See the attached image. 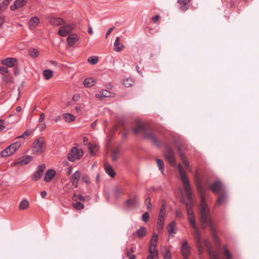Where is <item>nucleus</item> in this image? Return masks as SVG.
Returning a JSON list of instances; mask_svg holds the SVG:
<instances>
[{"label": "nucleus", "mask_w": 259, "mask_h": 259, "mask_svg": "<svg viewBox=\"0 0 259 259\" xmlns=\"http://www.w3.org/2000/svg\"><path fill=\"white\" fill-rule=\"evenodd\" d=\"M119 152V150L118 149H115L112 151L111 157H112V160L113 161H115L118 159Z\"/></svg>", "instance_id": "obj_36"}, {"label": "nucleus", "mask_w": 259, "mask_h": 259, "mask_svg": "<svg viewBox=\"0 0 259 259\" xmlns=\"http://www.w3.org/2000/svg\"><path fill=\"white\" fill-rule=\"evenodd\" d=\"M164 259H171V253L169 249H167L165 253L163 254Z\"/></svg>", "instance_id": "obj_48"}, {"label": "nucleus", "mask_w": 259, "mask_h": 259, "mask_svg": "<svg viewBox=\"0 0 259 259\" xmlns=\"http://www.w3.org/2000/svg\"><path fill=\"white\" fill-rule=\"evenodd\" d=\"M27 3V0H16L13 5H11L10 8L12 11L20 9L24 6Z\"/></svg>", "instance_id": "obj_16"}, {"label": "nucleus", "mask_w": 259, "mask_h": 259, "mask_svg": "<svg viewBox=\"0 0 259 259\" xmlns=\"http://www.w3.org/2000/svg\"><path fill=\"white\" fill-rule=\"evenodd\" d=\"M164 156L171 166H175L176 157L175 153L171 148L167 147L164 152Z\"/></svg>", "instance_id": "obj_6"}, {"label": "nucleus", "mask_w": 259, "mask_h": 259, "mask_svg": "<svg viewBox=\"0 0 259 259\" xmlns=\"http://www.w3.org/2000/svg\"><path fill=\"white\" fill-rule=\"evenodd\" d=\"M97 120H95V121H94L92 124H91V127L92 128L95 129L97 126Z\"/></svg>", "instance_id": "obj_61"}, {"label": "nucleus", "mask_w": 259, "mask_h": 259, "mask_svg": "<svg viewBox=\"0 0 259 259\" xmlns=\"http://www.w3.org/2000/svg\"><path fill=\"white\" fill-rule=\"evenodd\" d=\"M21 144L19 142H15L5 148L1 153V156L6 157L14 154L20 147Z\"/></svg>", "instance_id": "obj_4"}, {"label": "nucleus", "mask_w": 259, "mask_h": 259, "mask_svg": "<svg viewBox=\"0 0 259 259\" xmlns=\"http://www.w3.org/2000/svg\"><path fill=\"white\" fill-rule=\"evenodd\" d=\"M156 162H157V166L159 168V169L161 171V172L162 174H163V171H164V162H163V161L160 159H157Z\"/></svg>", "instance_id": "obj_39"}, {"label": "nucleus", "mask_w": 259, "mask_h": 259, "mask_svg": "<svg viewBox=\"0 0 259 259\" xmlns=\"http://www.w3.org/2000/svg\"><path fill=\"white\" fill-rule=\"evenodd\" d=\"M164 220H161V219H158V221H157V225H158L157 231L159 232H160L162 231V230L163 229V227L164 226Z\"/></svg>", "instance_id": "obj_41"}, {"label": "nucleus", "mask_w": 259, "mask_h": 259, "mask_svg": "<svg viewBox=\"0 0 259 259\" xmlns=\"http://www.w3.org/2000/svg\"><path fill=\"white\" fill-rule=\"evenodd\" d=\"M197 190L201 195V202L199 208V214L201 228L205 229L207 226L210 227V231L213 239L216 244H220V240L217 235L215 225L210 216V209L206 202L204 190L199 182H197Z\"/></svg>", "instance_id": "obj_1"}, {"label": "nucleus", "mask_w": 259, "mask_h": 259, "mask_svg": "<svg viewBox=\"0 0 259 259\" xmlns=\"http://www.w3.org/2000/svg\"><path fill=\"white\" fill-rule=\"evenodd\" d=\"M175 226V224L174 222H171L168 225L167 229H168V231L169 233H175V232L174 230Z\"/></svg>", "instance_id": "obj_44"}, {"label": "nucleus", "mask_w": 259, "mask_h": 259, "mask_svg": "<svg viewBox=\"0 0 259 259\" xmlns=\"http://www.w3.org/2000/svg\"><path fill=\"white\" fill-rule=\"evenodd\" d=\"M104 168L106 172L108 175L112 178H114L116 175V172L112 167V166L108 163H105Z\"/></svg>", "instance_id": "obj_22"}, {"label": "nucleus", "mask_w": 259, "mask_h": 259, "mask_svg": "<svg viewBox=\"0 0 259 259\" xmlns=\"http://www.w3.org/2000/svg\"><path fill=\"white\" fill-rule=\"evenodd\" d=\"M135 201L134 200H131V199H130V200H127L126 203L128 204L131 205V204H134L135 203Z\"/></svg>", "instance_id": "obj_63"}, {"label": "nucleus", "mask_w": 259, "mask_h": 259, "mask_svg": "<svg viewBox=\"0 0 259 259\" xmlns=\"http://www.w3.org/2000/svg\"><path fill=\"white\" fill-rule=\"evenodd\" d=\"M176 147L178 150V152L180 154V157L184 166L186 167V168H189L190 167L189 162L187 159L186 157L185 156L184 154L181 152V147L178 145H176Z\"/></svg>", "instance_id": "obj_15"}, {"label": "nucleus", "mask_w": 259, "mask_h": 259, "mask_svg": "<svg viewBox=\"0 0 259 259\" xmlns=\"http://www.w3.org/2000/svg\"><path fill=\"white\" fill-rule=\"evenodd\" d=\"M88 61L91 64H96L98 61V57L96 56L91 57L88 58Z\"/></svg>", "instance_id": "obj_43"}, {"label": "nucleus", "mask_w": 259, "mask_h": 259, "mask_svg": "<svg viewBox=\"0 0 259 259\" xmlns=\"http://www.w3.org/2000/svg\"><path fill=\"white\" fill-rule=\"evenodd\" d=\"M95 81L92 78H86L83 81L84 85L87 88L91 87L95 84Z\"/></svg>", "instance_id": "obj_31"}, {"label": "nucleus", "mask_w": 259, "mask_h": 259, "mask_svg": "<svg viewBox=\"0 0 259 259\" xmlns=\"http://www.w3.org/2000/svg\"><path fill=\"white\" fill-rule=\"evenodd\" d=\"M194 230V235L196 240V243H201V233L199 230V228H196L193 229Z\"/></svg>", "instance_id": "obj_25"}, {"label": "nucleus", "mask_w": 259, "mask_h": 259, "mask_svg": "<svg viewBox=\"0 0 259 259\" xmlns=\"http://www.w3.org/2000/svg\"><path fill=\"white\" fill-rule=\"evenodd\" d=\"M10 4L9 0H5L3 3H2L0 5V7L3 8V10L5 9L7 6Z\"/></svg>", "instance_id": "obj_51"}, {"label": "nucleus", "mask_w": 259, "mask_h": 259, "mask_svg": "<svg viewBox=\"0 0 259 259\" xmlns=\"http://www.w3.org/2000/svg\"><path fill=\"white\" fill-rule=\"evenodd\" d=\"M5 121L4 120L0 119V131H2L5 128Z\"/></svg>", "instance_id": "obj_53"}, {"label": "nucleus", "mask_w": 259, "mask_h": 259, "mask_svg": "<svg viewBox=\"0 0 259 259\" xmlns=\"http://www.w3.org/2000/svg\"><path fill=\"white\" fill-rule=\"evenodd\" d=\"M210 189L214 193L218 194L223 190V187L221 182L217 180L211 184Z\"/></svg>", "instance_id": "obj_14"}, {"label": "nucleus", "mask_w": 259, "mask_h": 259, "mask_svg": "<svg viewBox=\"0 0 259 259\" xmlns=\"http://www.w3.org/2000/svg\"><path fill=\"white\" fill-rule=\"evenodd\" d=\"M82 155L83 151L81 149L73 147L68 155V159L70 161H74L76 159H79Z\"/></svg>", "instance_id": "obj_7"}, {"label": "nucleus", "mask_w": 259, "mask_h": 259, "mask_svg": "<svg viewBox=\"0 0 259 259\" xmlns=\"http://www.w3.org/2000/svg\"><path fill=\"white\" fill-rule=\"evenodd\" d=\"M158 235L155 233L153 234L152 239L151 240L150 246H156L157 244Z\"/></svg>", "instance_id": "obj_34"}, {"label": "nucleus", "mask_w": 259, "mask_h": 259, "mask_svg": "<svg viewBox=\"0 0 259 259\" xmlns=\"http://www.w3.org/2000/svg\"><path fill=\"white\" fill-rule=\"evenodd\" d=\"M45 145V141L42 138H38L35 140L33 143V153L36 155L42 153L44 151Z\"/></svg>", "instance_id": "obj_5"}, {"label": "nucleus", "mask_w": 259, "mask_h": 259, "mask_svg": "<svg viewBox=\"0 0 259 259\" xmlns=\"http://www.w3.org/2000/svg\"><path fill=\"white\" fill-rule=\"evenodd\" d=\"M88 32L89 34H90L91 35H92L93 34V29L92 28L91 26H89V30H88Z\"/></svg>", "instance_id": "obj_64"}, {"label": "nucleus", "mask_w": 259, "mask_h": 259, "mask_svg": "<svg viewBox=\"0 0 259 259\" xmlns=\"http://www.w3.org/2000/svg\"><path fill=\"white\" fill-rule=\"evenodd\" d=\"M32 133V132H31L29 130L26 131L22 135H21L20 136H18L17 138H25L26 137H28L30 136Z\"/></svg>", "instance_id": "obj_45"}, {"label": "nucleus", "mask_w": 259, "mask_h": 259, "mask_svg": "<svg viewBox=\"0 0 259 259\" xmlns=\"http://www.w3.org/2000/svg\"><path fill=\"white\" fill-rule=\"evenodd\" d=\"M165 212H159L158 215V218L161 220H165Z\"/></svg>", "instance_id": "obj_55"}, {"label": "nucleus", "mask_w": 259, "mask_h": 259, "mask_svg": "<svg viewBox=\"0 0 259 259\" xmlns=\"http://www.w3.org/2000/svg\"><path fill=\"white\" fill-rule=\"evenodd\" d=\"M82 181L88 184L90 183V178L87 175H84L82 177Z\"/></svg>", "instance_id": "obj_47"}, {"label": "nucleus", "mask_w": 259, "mask_h": 259, "mask_svg": "<svg viewBox=\"0 0 259 259\" xmlns=\"http://www.w3.org/2000/svg\"><path fill=\"white\" fill-rule=\"evenodd\" d=\"M47 193L45 191H41L40 192V195L42 198H45L47 196Z\"/></svg>", "instance_id": "obj_62"}, {"label": "nucleus", "mask_w": 259, "mask_h": 259, "mask_svg": "<svg viewBox=\"0 0 259 259\" xmlns=\"http://www.w3.org/2000/svg\"><path fill=\"white\" fill-rule=\"evenodd\" d=\"M113 29H114V27H111L108 30V31L106 32V37L108 36V35H109L111 33V32L113 30Z\"/></svg>", "instance_id": "obj_60"}, {"label": "nucleus", "mask_w": 259, "mask_h": 259, "mask_svg": "<svg viewBox=\"0 0 259 259\" xmlns=\"http://www.w3.org/2000/svg\"><path fill=\"white\" fill-rule=\"evenodd\" d=\"M120 40L119 37H117L114 43V50L117 52L121 51L124 48V46L120 43Z\"/></svg>", "instance_id": "obj_23"}, {"label": "nucleus", "mask_w": 259, "mask_h": 259, "mask_svg": "<svg viewBox=\"0 0 259 259\" xmlns=\"http://www.w3.org/2000/svg\"><path fill=\"white\" fill-rule=\"evenodd\" d=\"M156 246H149V255L152 257H158V251L156 249Z\"/></svg>", "instance_id": "obj_26"}, {"label": "nucleus", "mask_w": 259, "mask_h": 259, "mask_svg": "<svg viewBox=\"0 0 259 259\" xmlns=\"http://www.w3.org/2000/svg\"><path fill=\"white\" fill-rule=\"evenodd\" d=\"M45 114L44 113H41L40 114L39 119H38L39 122H41L45 119Z\"/></svg>", "instance_id": "obj_57"}, {"label": "nucleus", "mask_w": 259, "mask_h": 259, "mask_svg": "<svg viewBox=\"0 0 259 259\" xmlns=\"http://www.w3.org/2000/svg\"><path fill=\"white\" fill-rule=\"evenodd\" d=\"M134 83V80L131 78H126L124 79L122 81V84L126 88H129L132 87Z\"/></svg>", "instance_id": "obj_28"}, {"label": "nucleus", "mask_w": 259, "mask_h": 259, "mask_svg": "<svg viewBox=\"0 0 259 259\" xmlns=\"http://www.w3.org/2000/svg\"><path fill=\"white\" fill-rule=\"evenodd\" d=\"M32 160V157L29 155H26L21 157L13 162V166L24 165L29 163Z\"/></svg>", "instance_id": "obj_9"}, {"label": "nucleus", "mask_w": 259, "mask_h": 259, "mask_svg": "<svg viewBox=\"0 0 259 259\" xmlns=\"http://www.w3.org/2000/svg\"><path fill=\"white\" fill-rule=\"evenodd\" d=\"M178 169L186 192V195L189 200L190 201V202H187L186 203L187 214L188 217H191V215H194L193 210L191 209V206L192 205L191 188L190 185L189 181L187 178V174L185 172L183 167L181 164H179L178 165Z\"/></svg>", "instance_id": "obj_2"}, {"label": "nucleus", "mask_w": 259, "mask_h": 259, "mask_svg": "<svg viewBox=\"0 0 259 259\" xmlns=\"http://www.w3.org/2000/svg\"><path fill=\"white\" fill-rule=\"evenodd\" d=\"M223 248L224 250V254L226 259H233L232 255L227 248V246H224Z\"/></svg>", "instance_id": "obj_35"}, {"label": "nucleus", "mask_w": 259, "mask_h": 259, "mask_svg": "<svg viewBox=\"0 0 259 259\" xmlns=\"http://www.w3.org/2000/svg\"><path fill=\"white\" fill-rule=\"evenodd\" d=\"M226 194L224 193L218 197L217 201L215 203V206L220 205L223 204L226 201Z\"/></svg>", "instance_id": "obj_30"}, {"label": "nucleus", "mask_w": 259, "mask_h": 259, "mask_svg": "<svg viewBox=\"0 0 259 259\" xmlns=\"http://www.w3.org/2000/svg\"><path fill=\"white\" fill-rule=\"evenodd\" d=\"M197 248L200 253H202L203 252L204 248L202 242L201 243H197Z\"/></svg>", "instance_id": "obj_50"}, {"label": "nucleus", "mask_w": 259, "mask_h": 259, "mask_svg": "<svg viewBox=\"0 0 259 259\" xmlns=\"http://www.w3.org/2000/svg\"><path fill=\"white\" fill-rule=\"evenodd\" d=\"M137 235L140 238H142L146 235V229L144 227H141L137 231Z\"/></svg>", "instance_id": "obj_33"}, {"label": "nucleus", "mask_w": 259, "mask_h": 259, "mask_svg": "<svg viewBox=\"0 0 259 259\" xmlns=\"http://www.w3.org/2000/svg\"><path fill=\"white\" fill-rule=\"evenodd\" d=\"M114 96V94L106 90H101L99 94L95 95V97L100 100L105 98H112Z\"/></svg>", "instance_id": "obj_13"}, {"label": "nucleus", "mask_w": 259, "mask_h": 259, "mask_svg": "<svg viewBox=\"0 0 259 259\" xmlns=\"http://www.w3.org/2000/svg\"><path fill=\"white\" fill-rule=\"evenodd\" d=\"M72 206L77 210H80L84 208V205L80 202L72 203Z\"/></svg>", "instance_id": "obj_40"}, {"label": "nucleus", "mask_w": 259, "mask_h": 259, "mask_svg": "<svg viewBox=\"0 0 259 259\" xmlns=\"http://www.w3.org/2000/svg\"><path fill=\"white\" fill-rule=\"evenodd\" d=\"M17 59L14 58H7L1 61V64L9 67H12L18 65Z\"/></svg>", "instance_id": "obj_12"}, {"label": "nucleus", "mask_w": 259, "mask_h": 259, "mask_svg": "<svg viewBox=\"0 0 259 259\" xmlns=\"http://www.w3.org/2000/svg\"><path fill=\"white\" fill-rule=\"evenodd\" d=\"M145 204L146 205V207H147V209L149 210V211H151L152 210V204L151 203V199L149 197H148L146 198V199L145 200Z\"/></svg>", "instance_id": "obj_42"}, {"label": "nucleus", "mask_w": 259, "mask_h": 259, "mask_svg": "<svg viewBox=\"0 0 259 259\" xmlns=\"http://www.w3.org/2000/svg\"><path fill=\"white\" fill-rule=\"evenodd\" d=\"M188 220L190 223V225L192 227L193 229H195L197 228V226L195 223V219L194 215H191V217H188Z\"/></svg>", "instance_id": "obj_38"}, {"label": "nucleus", "mask_w": 259, "mask_h": 259, "mask_svg": "<svg viewBox=\"0 0 259 259\" xmlns=\"http://www.w3.org/2000/svg\"><path fill=\"white\" fill-rule=\"evenodd\" d=\"M49 23L54 26H59L64 23L65 21L64 19L60 18H55L50 17L48 18Z\"/></svg>", "instance_id": "obj_19"}, {"label": "nucleus", "mask_w": 259, "mask_h": 259, "mask_svg": "<svg viewBox=\"0 0 259 259\" xmlns=\"http://www.w3.org/2000/svg\"><path fill=\"white\" fill-rule=\"evenodd\" d=\"M181 250L184 259H188L190 253V246L186 240H183Z\"/></svg>", "instance_id": "obj_10"}, {"label": "nucleus", "mask_w": 259, "mask_h": 259, "mask_svg": "<svg viewBox=\"0 0 259 259\" xmlns=\"http://www.w3.org/2000/svg\"><path fill=\"white\" fill-rule=\"evenodd\" d=\"M29 205L28 201L26 199H23L20 202L18 208L20 210H25L29 207Z\"/></svg>", "instance_id": "obj_29"}, {"label": "nucleus", "mask_w": 259, "mask_h": 259, "mask_svg": "<svg viewBox=\"0 0 259 259\" xmlns=\"http://www.w3.org/2000/svg\"><path fill=\"white\" fill-rule=\"evenodd\" d=\"M160 16L158 15H155L154 17L152 18V21L154 23H156L158 20L159 19Z\"/></svg>", "instance_id": "obj_58"}, {"label": "nucleus", "mask_w": 259, "mask_h": 259, "mask_svg": "<svg viewBox=\"0 0 259 259\" xmlns=\"http://www.w3.org/2000/svg\"><path fill=\"white\" fill-rule=\"evenodd\" d=\"M37 127L40 131H43L46 127V124L45 122L40 123L38 124Z\"/></svg>", "instance_id": "obj_52"}, {"label": "nucleus", "mask_w": 259, "mask_h": 259, "mask_svg": "<svg viewBox=\"0 0 259 259\" xmlns=\"http://www.w3.org/2000/svg\"><path fill=\"white\" fill-rule=\"evenodd\" d=\"M55 174H56V171L54 170H53L52 169L48 170L46 172V173L45 175V177H44L45 181L46 182H50L52 180V179L54 177Z\"/></svg>", "instance_id": "obj_21"}, {"label": "nucleus", "mask_w": 259, "mask_h": 259, "mask_svg": "<svg viewBox=\"0 0 259 259\" xmlns=\"http://www.w3.org/2000/svg\"><path fill=\"white\" fill-rule=\"evenodd\" d=\"M39 19L37 17H33L29 21V28L31 30L34 29L39 23Z\"/></svg>", "instance_id": "obj_20"}, {"label": "nucleus", "mask_w": 259, "mask_h": 259, "mask_svg": "<svg viewBox=\"0 0 259 259\" xmlns=\"http://www.w3.org/2000/svg\"><path fill=\"white\" fill-rule=\"evenodd\" d=\"M159 212H166L165 202L162 201Z\"/></svg>", "instance_id": "obj_54"}, {"label": "nucleus", "mask_w": 259, "mask_h": 259, "mask_svg": "<svg viewBox=\"0 0 259 259\" xmlns=\"http://www.w3.org/2000/svg\"><path fill=\"white\" fill-rule=\"evenodd\" d=\"M74 29V25L73 24H66L60 28L58 31V34L61 36H65L70 33Z\"/></svg>", "instance_id": "obj_8"}, {"label": "nucleus", "mask_w": 259, "mask_h": 259, "mask_svg": "<svg viewBox=\"0 0 259 259\" xmlns=\"http://www.w3.org/2000/svg\"><path fill=\"white\" fill-rule=\"evenodd\" d=\"M88 148L90 150V152L91 154H93L94 152H93V149H94V146L92 144H91V143H89L88 144Z\"/></svg>", "instance_id": "obj_56"}, {"label": "nucleus", "mask_w": 259, "mask_h": 259, "mask_svg": "<svg viewBox=\"0 0 259 259\" xmlns=\"http://www.w3.org/2000/svg\"><path fill=\"white\" fill-rule=\"evenodd\" d=\"M191 0H178V3L181 5L180 9L183 11L187 10L189 7Z\"/></svg>", "instance_id": "obj_24"}, {"label": "nucleus", "mask_w": 259, "mask_h": 259, "mask_svg": "<svg viewBox=\"0 0 259 259\" xmlns=\"http://www.w3.org/2000/svg\"><path fill=\"white\" fill-rule=\"evenodd\" d=\"M78 40L79 37L75 33L69 35L67 38V44L70 47L73 46Z\"/></svg>", "instance_id": "obj_17"}, {"label": "nucleus", "mask_w": 259, "mask_h": 259, "mask_svg": "<svg viewBox=\"0 0 259 259\" xmlns=\"http://www.w3.org/2000/svg\"><path fill=\"white\" fill-rule=\"evenodd\" d=\"M42 74L46 80H49L53 76V71L49 69L44 70Z\"/></svg>", "instance_id": "obj_32"}, {"label": "nucleus", "mask_w": 259, "mask_h": 259, "mask_svg": "<svg viewBox=\"0 0 259 259\" xmlns=\"http://www.w3.org/2000/svg\"><path fill=\"white\" fill-rule=\"evenodd\" d=\"M74 197H76L77 199H78L80 200H84V198H83V197L81 195H79V194L76 195V194H74Z\"/></svg>", "instance_id": "obj_59"}, {"label": "nucleus", "mask_w": 259, "mask_h": 259, "mask_svg": "<svg viewBox=\"0 0 259 259\" xmlns=\"http://www.w3.org/2000/svg\"><path fill=\"white\" fill-rule=\"evenodd\" d=\"M133 131L135 135L140 133L143 134L145 138L151 140L153 144L158 146V141L155 137L153 132L151 131L149 133H147L145 124L138 122L137 125L133 128Z\"/></svg>", "instance_id": "obj_3"}, {"label": "nucleus", "mask_w": 259, "mask_h": 259, "mask_svg": "<svg viewBox=\"0 0 259 259\" xmlns=\"http://www.w3.org/2000/svg\"><path fill=\"white\" fill-rule=\"evenodd\" d=\"M63 117L65 121L68 123L74 121L75 119V116L70 113H64Z\"/></svg>", "instance_id": "obj_27"}, {"label": "nucleus", "mask_w": 259, "mask_h": 259, "mask_svg": "<svg viewBox=\"0 0 259 259\" xmlns=\"http://www.w3.org/2000/svg\"><path fill=\"white\" fill-rule=\"evenodd\" d=\"M81 173L79 170L76 171L71 179V182L72 183V185L75 187L77 188L78 187V182L80 178Z\"/></svg>", "instance_id": "obj_18"}, {"label": "nucleus", "mask_w": 259, "mask_h": 259, "mask_svg": "<svg viewBox=\"0 0 259 259\" xmlns=\"http://www.w3.org/2000/svg\"><path fill=\"white\" fill-rule=\"evenodd\" d=\"M142 221L144 222H147L149 221V214L148 212H146L144 213L142 215Z\"/></svg>", "instance_id": "obj_46"}, {"label": "nucleus", "mask_w": 259, "mask_h": 259, "mask_svg": "<svg viewBox=\"0 0 259 259\" xmlns=\"http://www.w3.org/2000/svg\"><path fill=\"white\" fill-rule=\"evenodd\" d=\"M45 169V164L39 165L37 170L31 176L32 180L34 181H37L39 180L42 176Z\"/></svg>", "instance_id": "obj_11"}, {"label": "nucleus", "mask_w": 259, "mask_h": 259, "mask_svg": "<svg viewBox=\"0 0 259 259\" xmlns=\"http://www.w3.org/2000/svg\"><path fill=\"white\" fill-rule=\"evenodd\" d=\"M9 70L7 67L4 66H0V74H4L8 73Z\"/></svg>", "instance_id": "obj_49"}, {"label": "nucleus", "mask_w": 259, "mask_h": 259, "mask_svg": "<svg viewBox=\"0 0 259 259\" xmlns=\"http://www.w3.org/2000/svg\"><path fill=\"white\" fill-rule=\"evenodd\" d=\"M29 55L32 58L37 57L39 55V52L36 49H31L29 50Z\"/></svg>", "instance_id": "obj_37"}]
</instances>
